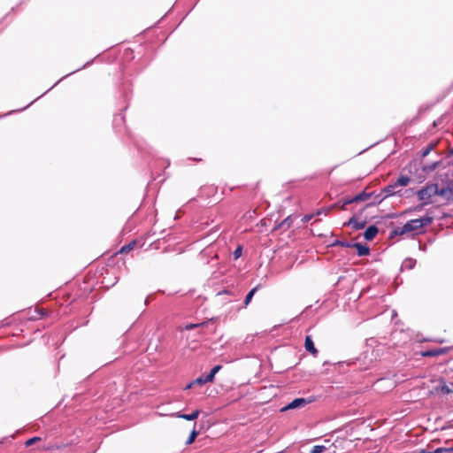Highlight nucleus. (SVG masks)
<instances>
[{"label": "nucleus", "instance_id": "1", "mask_svg": "<svg viewBox=\"0 0 453 453\" xmlns=\"http://www.w3.org/2000/svg\"><path fill=\"white\" fill-rule=\"evenodd\" d=\"M441 182L446 184V187L439 188L438 183L434 185V194L443 197L448 203L453 202V180L449 178L448 174H445L444 178L441 179Z\"/></svg>", "mask_w": 453, "mask_h": 453}, {"label": "nucleus", "instance_id": "2", "mask_svg": "<svg viewBox=\"0 0 453 453\" xmlns=\"http://www.w3.org/2000/svg\"><path fill=\"white\" fill-rule=\"evenodd\" d=\"M434 221V218L429 215H425L419 219H414L408 220L403 226V231H406V233H410L412 231H418L423 226H426L427 225H430Z\"/></svg>", "mask_w": 453, "mask_h": 453}, {"label": "nucleus", "instance_id": "3", "mask_svg": "<svg viewBox=\"0 0 453 453\" xmlns=\"http://www.w3.org/2000/svg\"><path fill=\"white\" fill-rule=\"evenodd\" d=\"M434 392L438 395H447L453 393V382H447L443 378H440Z\"/></svg>", "mask_w": 453, "mask_h": 453}, {"label": "nucleus", "instance_id": "4", "mask_svg": "<svg viewBox=\"0 0 453 453\" xmlns=\"http://www.w3.org/2000/svg\"><path fill=\"white\" fill-rule=\"evenodd\" d=\"M395 188H397L396 186H395V182L392 183V184H389L388 186H386L383 189H382V193L384 194L382 198H380L379 200L377 201H372L369 203H367V206H375L377 204H380V203H382L387 197H389V196H401V190H395Z\"/></svg>", "mask_w": 453, "mask_h": 453}, {"label": "nucleus", "instance_id": "5", "mask_svg": "<svg viewBox=\"0 0 453 453\" xmlns=\"http://www.w3.org/2000/svg\"><path fill=\"white\" fill-rule=\"evenodd\" d=\"M311 399H306L303 397H298L292 400L290 403H288L287 405L282 407L280 409L281 412L289 411V410H295V409H301L303 408L306 404L311 403Z\"/></svg>", "mask_w": 453, "mask_h": 453}, {"label": "nucleus", "instance_id": "6", "mask_svg": "<svg viewBox=\"0 0 453 453\" xmlns=\"http://www.w3.org/2000/svg\"><path fill=\"white\" fill-rule=\"evenodd\" d=\"M434 183H426L425 187L416 192L418 199L420 201H429V199L433 196H436L434 194Z\"/></svg>", "mask_w": 453, "mask_h": 453}, {"label": "nucleus", "instance_id": "7", "mask_svg": "<svg viewBox=\"0 0 453 453\" xmlns=\"http://www.w3.org/2000/svg\"><path fill=\"white\" fill-rule=\"evenodd\" d=\"M357 219V216L356 214H353L352 217H350L348 221L344 222L343 226H352L355 230L364 229L367 223V220L364 219L362 221H358Z\"/></svg>", "mask_w": 453, "mask_h": 453}, {"label": "nucleus", "instance_id": "8", "mask_svg": "<svg viewBox=\"0 0 453 453\" xmlns=\"http://www.w3.org/2000/svg\"><path fill=\"white\" fill-rule=\"evenodd\" d=\"M447 352H448L447 348H436V349H433L422 350L420 352V355L423 357H437V356L446 354Z\"/></svg>", "mask_w": 453, "mask_h": 453}, {"label": "nucleus", "instance_id": "9", "mask_svg": "<svg viewBox=\"0 0 453 453\" xmlns=\"http://www.w3.org/2000/svg\"><path fill=\"white\" fill-rule=\"evenodd\" d=\"M351 248H355L357 250V254L358 257H365L370 255V248L365 243L361 242H353L351 244Z\"/></svg>", "mask_w": 453, "mask_h": 453}, {"label": "nucleus", "instance_id": "10", "mask_svg": "<svg viewBox=\"0 0 453 453\" xmlns=\"http://www.w3.org/2000/svg\"><path fill=\"white\" fill-rule=\"evenodd\" d=\"M200 414V410L196 409L195 411H193L191 413H182L180 411H178V412H175L173 414H172L173 416L176 417V418H182V419H185V420H188V421H192V420H195L198 418Z\"/></svg>", "mask_w": 453, "mask_h": 453}, {"label": "nucleus", "instance_id": "11", "mask_svg": "<svg viewBox=\"0 0 453 453\" xmlns=\"http://www.w3.org/2000/svg\"><path fill=\"white\" fill-rule=\"evenodd\" d=\"M437 142H431L426 146L422 148L418 152V156L420 160H423L426 157H427L436 147Z\"/></svg>", "mask_w": 453, "mask_h": 453}, {"label": "nucleus", "instance_id": "12", "mask_svg": "<svg viewBox=\"0 0 453 453\" xmlns=\"http://www.w3.org/2000/svg\"><path fill=\"white\" fill-rule=\"evenodd\" d=\"M379 233V228L375 225L367 226L363 233V236L366 241H372Z\"/></svg>", "mask_w": 453, "mask_h": 453}, {"label": "nucleus", "instance_id": "13", "mask_svg": "<svg viewBox=\"0 0 453 453\" xmlns=\"http://www.w3.org/2000/svg\"><path fill=\"white\" fill-rule=\"evenodd\" d=\"M442 164V160H436L431 164H423L421 165V171L426 174L431 173L434 172L436 168L440 167Z\"/></svg>", "mask_w": 453, "mask_h": 453}, {"label": "nucleus", "instance_id": "14", "mask_svg": "<svg viewBox=\"0 0 453 453\" xmlns=\"http://www.w3.org/2000/svg\"><path fill=\"white\" fill-rule=\"evenodd\" d=\"M304 348L307 352L316 355L318 349L315 348L313 340L311 335H306L304 340Z\"/></svg>", "mask_w": 453, "mask_h": 453}, {"label": "nucleus", "instance_id": "15", "mask_svg": "<svg viewBox=\"0 0 453 453\" xmlns=\"http://www.w3.org/2000/svg\"><path fill=\"white\" fill-rule=\"evenodd\" d=\"M416 263H417V261L414 258H411V257L405 258L402 263L401 271H403L404 269H407V270L413 269L416 265Z\"/></svg>", "mask_w": 453, "mask_h": 453}, {"label": "nucleus", "instance_id": "16", "mask_svg": "<svg viewBox=\"0 0 453 453\" xmlns=\"http://www.w3.org/2000/svg\"><path fill=\"white\" fill-rule=\"evenodd\" d=\"M411 181V178L407 175H400L398 179L395 181V186L397 188L399 187H405L407 186Z\"/></svg>", "mask_w": 453, "mask_h": 453}, {"label": "nucleus", "instance_id": "17", "mask_svg": "<svg viewBox=\"0 0 453 453\" xmlns=\"http://www.w3.org/2000/svg\"><path fill=\"white\" fill-rule=\"evenodd\" d=\"M196 424L195 423L194 424V428L190 432L189 436L188 437V439L186 441V444L187 445L192 444L196 441V437L199 434V431L196 429Z\"/></svg>", "mask_w": 453, "mask_h": 453}, {"label": "nucleus", "instance_id": "18", "mask_svg": "<svg viewBox=\"0 0 453 453\" xmlns=\"http://www.w3.org/2000/svg\"><path fill=\"white\" fill-rule=\"evenodd\" d=\"M452 451H453V447L452 448L440 447L432 451H427L426 449H422L418 453H451Z\"/></svg>", "mask_w": 453, "mask_h": 453}, {"label": "nucleus", "instance_id": "19", "mask_svg": "<svg viewBox=\"0 0 453 453\" xmlns=\"http://www.w3.org/2000/svg\"><path fill=\"white\" fill-rule=\"evenodd\" d=\"M259 286H256L254 287L253 288H251L248 294L246 295L245 296V299H244V305L247 306L250 304V303L251 302L254 295L256 294V292L257 291Z\"/></svg>", "mask_w": 453, "mask_h": 453}, {"label": "nucleus", "instance_id": "20", "mask_svg": "<svg viewBox=\"0 0 453 453\" xmlns=\"http://www.w3.org/2000/svg\"><path fill=\"white\" fill-rule=\"evenodd\" d=\"M221 365H214L210 371V372L207 374L208 380H210L212 382L215 379V375L221 370Z\"/></svg>", "mask_w": 453, "mask_h": 453}, {"label": "nucleus", "instance_id": "21", "mask_svg": "<svg viewBox=\"0 0 453 453\" xmlns=\"http://www.w3.org/2000/svg\"><path fill=\"white\" fill-rule=\"evenodd\" d=\"M135 244H136V241L133 240L130 242L123 245L120 248L119 252L120 253H127V252H129L130 250H132L134 248Z\"/></svg>", "mask_w": 453, "mask_h": 453}, {"label": "nucleus", "instance_id": "22", "mask_svg": "<svg viewBox=\"0 0 453 453\" xmlns=\"http://www.w3.org/2000/svg\"><path fill=\"white\" fill-rule=\"evenodd\" d=\"M413 340L417 342H443L442 340H433L431 338H423L421 337V335L419 334H417L414 337H413Z\"/></svg>", "mask_w": 453, "mask_h": 453}, {"label": "nucleus", "instance_id": "23", "mask_svg": "<svg viewBox=\"0 0 453 453\" xmlns=\"http://www.w3.org/2000/svg\"><path fill=\"white\" fill-rule=\"evenodd\" d=\"M373 195L374 192H366V190L365 189L357 194V197L361 200V202H364L372 197Z\"/></svg>", "mask_w": 453, "mask_h": 453}, {"label": "nucleus", "instance_id": "24", "mask_svg": "<svg viewBox=\"0 0 453 453\" xmlns=\"http://www.w3.org/2000/svg\"><path fill=\"white\" fill-rule=\"evenodd\" d=\"M207 382H211L210 380H208L207 375L199 376L198 378L193 380V384H195V386H203Z\"/></svg>", "mask_w": 453, "mask_h": 453}, {"label": "nucleus", "instance_id": "25", "mask_svg": "<svg viewBox=\"0 0 453 453\" xmlns=\"http://www.w3.org/2000/svg\"><path fill=\"white\" fill-rule=\"evenodd\" d=\"M293 220L290 216L287 217L285 219H283L278 226L279 228H284L288 229L292 225Z\"/></svg>", "mask_w": 453, "mask_h": 453}, {"label": "nucleus", "instance_id": "26", "mask_svg": "<svg viewBox=\"0 0 453 453\" xmlns=\"http://www.w3.org/2000/svg\"><path fill=\"white\" fill-rule=\"evenodd\" d=\"M222 295H228V296H234V297L237 296L236 290L234 289V288L233 289L224 288L223 290L219 291L217 293V296H222Z\"/></svg>", "mask_w": 453, "mask_h": 453}, {"label": "nucleus", "instance_id": "27", "mask_svg": "<svg viewBox=\"0 0 453 453\" xmlns=\"http://www.w3.org/2000/svg\"><path fill=\"white\" fill-rule=\"evenodd\" d=\"M406 234V231H403V226L402 227H395L394 228L390 234H389V238H394L395 236H398V235H403Z\"/></svg>", "mask_w": 453, "mask_h": 453}, {"label": "nucleus", "instance_id": "28", "mask_svg": "<svg viewBox=\"0 0 453 453\" xmlns=\"http://www.w3.org/2000/svg\"><path fill=\"white\" fill-rule=\"evenodd\" d=\"M353 242H349L347 241H342V240H335L331 246H341V247H346V248H351V244Z\"/></svg>", "mask_w": 453, "mask_h": 453}, {"label": "nucleus", "instance_id": "29", "mask_svg": "<svg viewBox=\"0 0 453 453\" xmlns=\"http://www.w3.org/2000/svg\"><path fill=\"white\" fill-rule=\"evenodd\" d=\"M358 202H361V200L357 197V194L352 197L343 198V205H349Z\"/></svg>", "mask_w": 453, "mask_h": 453}, {"label": "nucleus", "instance_id": "30", "mask_svg": "<svg viewBox=\"0 0 453 453\" xmlns=\"http://www.w3.org/2000/svg\"><path fill=\"white\" fill-rule=\"evenodd\" d=\"M326 449L324 445H315L311 449L310 453H322Z\"/></svg>", "mask_w": 453, "mask_h": 453}, {"label": "nucleus", "instance_id": "31", "mask_svg": "<svg viewBox=\"0 0 453 453\" xmlns=\"http://www.w3.org/2000/svg\"><path fill=\"white\" fill-rule=\"evenodd\" d=\"M204 324H205L204 322H203V323H196V324H195V323H188V324H187V325L185 326V327H184V328H185L186 330H188V331H190V330H193V329H195V328H196V327L202 326H203Z\"/></svg>", "mask_w": 453, "mask_h": 453}, {"label": "nucleus", "instance_id": "32", "mask_svg": "<svg viewBox=\"0 0 453 453\" xmlns=\"http://www.w3.org/2000/svg\"><path fill=\"white\" fill-rule=\"evenodd\" d=\"M40 441H42V438H41V437H39V436H34V437H32V438L28 439L27 441H26L25 445H26L27 447H29V446H31V445H33V444H35V442Z\"/></svg>", "mask_w": 453, "mask_h": 453}, {"label": "nucleus", "instance_id": "33", "mask_svg": "<svg viewBox=\"0 0 453 453\" xmlns=\"http://www.w3.org/2000/svg\"><path fill=\"white\" fill-rule=\"evenodd\" d=\"M242 247L239 245L233 252V258L234 260H236L242 256Z\"/></svg>", "mask_w": 453, "mask_h": 453}, {"label": "nucleus", "instance_id": "34", "mask_svg": "<svg viewBox=\"0 0 453 453\" xmlns=\"http://www.w3.org/2000/svg\"><path fill=\"white\" fill-rule=\"evenodd\" d=\"M430 203H431L430 201H426V200H425V201H423V203H422L416 205V206L414 207V209H413V210H414V211H422V210H423V208H424L426 205L429 204Z\"/></svg>", "mask_w": 453, "mask_h": 453}, {"label": "nucleus", "instance_id": "35", "mask_svg": "<svg viewBox=\"0 0 453 453\" xmlns=\"http://www.w3.org/2000/svg\"><path fill=\"white\" fill-rule=\"evenodd\" d=\"M92 63H93V59H92V60H90V61H88V62H87L83 66H81V67H80V68H77V69H75L74 71H73V72L69 73H68V74H66L65 77H67V76H69V75H71V74H73V73H76V72H78V71H80V70H81V69H83V68L87 67V66H89Z\"/></svg>", "mask_w": 453, "mask_h": 453}, {"label": "nucleus", "instance_id": "36", "mask_svg": "<svg viewBox=\"0 0 453 453\" xmlns=\"http://www.w3.org/2000/svg\"><path fill=\"white\" fill-rule=\"evenodd\" d=\"M31 105V104H28L27 106L19 109V110H14V111H10L9 112H7L6 114H4V115H0V119L4 117V116H9L11 114H12L13 112H16V111H24L26 110L27 107H29Z\"/></svg>", "mask_w": 453, "mask_h": 453}, {"label": "nucleus", "instance_id": "37", "mask_svg": "<svg viewBox=\"0 0 453 453\" xmlns=\"http://www.w3.org/2000/svg\"><path fill=\"white\" fill-rule=\"evenodd\" d=\"M334 206L340 208L341 210H346L347 205H343V199H342L341 201L336 203Z\"/></svg>", "mask_w": 453, "mask_h": 453}, {"label": "nucleus", "instance_id": "38", "mask_svg": "<svg viewBox=\"0 0 453 453\" xmlns=\"http://www.w3.org/2000/svg\"><path fill=\"white\" fill-rule=\"evenodd\" d=\"M313 218V214H306L303 217V222H309Z\"/></svg>", "mask_w": 453, "mask_h": 453}, {"label": "nucleus", "instance_id": "39", "mask_svg": "<svg viewBox=\"0 0 453 453\" xmlns=\"http://www.w3.org/2000/svg\"><path fill=\"white\" fill-rule=\"evenodd\" d=\"M367 207H368V206H367V204H366L365 206H364V207H362L360 210H358V211H357V212H356V213H355V214L357 216V218H359V217L363 214V212L365 211V210Z\"/></svg>", "mask_w": 453, "mask_h": 453}, {"label": "nucleus", "instance_id": "40", "mask_svg": "<svg viewBox=\"0 0 453 453\" xmlns=\"http://www.w3.org/2000/svg\"><path fill=\"white\" fill-rule=\"evenodd\" d=\"M383 195H384V194L382 193V191H381L380 193L377 194V195H375V194H374V195H373V196H374V201H377V200H379L380 198H382Z\"/></svg>", "mask_w": 453, "mask_h": 453}, {"label": "nucleus", "instance_id": "41", "mask_svg": "<svg viewBox=\"0 0 453 453\" xmlns=\"http://www.w3.org/2000/svg\"><path fill=\"white\" fill-rule=\"evenodd\" d=\"M194 387H196V386H195V384H193V380H192L190 383H188V384L185 387V389H189V388H194Z\"/></svg>", "mask_w": 453, "mask_h": 453}, {"label": "nucleus", "instance_id": "42", "mask_svg": "<svg viewBox=\"0 0 453 453\" xmlns=\"http://www.w3.org/2000/svg\"><path fill=\"white\" fill-rule=\"evenodd\" d=\"M65 77L64 76L63 78L59 79L50 88H48V91H50V89L54 88L57 84H58Z\"/></svg>", "mask_w": 453, "mask_h": 453}, {"label": "nucleus", "instance_id": "43", "mask_svg": "<svg viewBox=\"0 0 453 453\" xmlns=\"http://www.w3.org/2000/svg\"><path fill=\"white\" fill-rule=\"evenodd\" d=\"M150 296H148V297L145 299V304H148L149 300H150Z\"/></svg>", "mask_w": 453, "mask_h": 453}, {"label": "nucleus", "instance_id": "44", "mask_svg": "<svg viewBox=\"0 0 453 453\" xmlns=\"http://www.w3.org/2000/svg\"><path fill=\"white\" fill-rule=\"evenodd\" d=\"M43 96H45V93L41 94L40 96H37L36 99H40V97H42Z\"/></svg>", "mask_w": 453, "mask_h": 453}, {"label": "nucleus", "instance_id": "45", "mask_svg": "<svg viewBox=\"0 0 453 453\" xmlns=\"http://www.w3.org/2000/svg\"><path fill=\"white\" fill-rule=\"evenodd\" d=\"M43 96H45V93L41 94L40 96H37L36 99H40V97H42Z\"/></svg>", "mask_w": 453, "mask_h": 453}, {"label": "nucleus", "instance_id": "46", "mask_svg": "<svg viewBox=\"0 0 453 453\" xmlns=\"http://www.w3.org/2000/svg\"><path fill=\"white\" fill-rule=\"evenodd\" d=\"M43 96H45V93L41 94L40 96H37L36 99H40V97H42Z\"/></svg>", "mask_w": 453, "mask_h": 453}, {"label": "nucleus", "instance_id": "47", "mask_svg": "<svg viewBox=\"0 0 453 453\" xmlns=\"http://www.w3.org/2000/svg\"><path fill=\"white\" fill-rule=\"evenodd\" d=\"M43 96H45V93L41 94L40 96H37L36 99H40V97H42Z\"/></svg>", "mask_w": 453, "mask_h": 453}, {"label": "nucleus", "instance_id": "48", "mask_svg": "<svg viewBox=\"0 0 453 453\" xmlns=\"http://www.w3.org/2000/svg\"><path fill=\"white\" fill-rule=\"evenodd\" d=\"M453 155V148L449 150V156Z\"/></svg>", "mask_w": 453, "mask_h": 453}, {"label": "nucleus", "instance_id": "49", "mask_svg": "<svg viewBox=\"0 0 453 453\" xmlns=\"http://www.w3.org/2000/svg\"><path fill=\"white\" fill-rule=\"evenodd\" d=\"M40 313H41V315L43 316L45 314V311L43 310H41Z\"/></svg>", "mask_w": 453, "mask_h": 453}, {"label": "nucleus", "instance_id": "50", "mask_svg": "<svg viewBox=\"0 0 453 453\" xmlns=\"http://www.w3.org/2000/svg\"><path fill=\"white\" fill-rule=\"evenodd\" d=\"M321 213H322V211L319 210L317 211V215H320Z\"/></svg>", "mask_w": 453, "mask_h": 453}]
</instances>
